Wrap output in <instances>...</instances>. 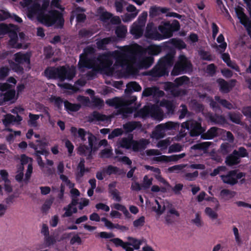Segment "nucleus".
Here are the masks:
<instances>
[{
	"instance_id": "obj_1",
	"label": "nucleus",
	"mask_w": 251,
	"mask_h": 251,
	"mask_svg": "<svg viewBox=\"0 0 251 251\" xmlns=\"http://www.w3.org/2000/svg\"><path fill=\"white\" fill-rule=\"evenodd\" d=\"M116 63L122 67H126L127 69L130 68L129 62L132 64L137 63L141 68L148 69L154 62L153 56L142 57L141 54L135 50H132L127 53L118 52L116 57Z\"/></svg>"
},
{
	"instance_id": "obj_2",
	"label": "nucleus",
	"mask_w": 251,
	"mask_h": 251,
	"mask_svg": "<svg viewBox=\"0 0 251 251\" xmlns=\"http://www.w3.org/2000/svg\"><path fill=\"white\" fill-rule=\"evenodd\" d=\"M176 51L171 50L165 55L160 58L157 64L149 71V75L153 77L168 75L169 69L174 64Z\"/></svg>"
},
{
	"instance_id": "obj_3",
	"label": "nucleus",
	"mask_w": 251,
	"mask_h": 251,
	"mask_svg": "<svg viewBox=\"0 0 251 251\" xmlns=\"http://www.w3.org/2000/svg\"><path fill=\"white\" fill-rule=\"evenodd\" d=\"M186 48V45L183 40L177 38H172L159 45L155 44L149 45L146 48V51L151 55L150 56H152L158 55L163 50L167 51V52H170L172 50L176 51V48L182 50Z\"/></svg>"
},
{
	"instance_id": "obj_4",
	"label": "nucleus",
	"mask_w": 251,
	"mask_h": 251,
	"mask_svg": "<svg viewBox=\"0 0 251 251\" xmlns=\"http://www.w3.org/2000/svg\"><path fill=\"white\" fill-rule=\"evenodd\" d=\"M136 100L137 97L135 96H131L127 99L114 97L107 100L105 103L109 106L114 107L117 109L119 114L125 115L132 112V109L129 106L134 103Z\"/></svg>"
},
{
	"instance_id": "obj_5",
	"label": "nucleus",
	"mask_w": 251,
	"mask_h": 251,
	"mask_svg": "<svg viewBox=\"0 0 251 251\" xmlns=\"http://www.w3.org/2000/svg\"><path fill=\"white\" fill-rule=\"evenodd\" d=\"M136 115L143 119L151 117L158 121H162L164 117L162 110L155 104L145 105L137 112Z\"/></svg>"
},
{
	"instance_id": "obj_6",
	"label": "nucleus",
	"mask_w": 251,
	"mask_h": 251,
	"mask_svg": "<svg viewBox=\"0 0 251 251\" xmlns=\"http://www.w3.org/2000/svg\"><path fill=\"white\" fill-rule=\"evenodd\" d=\"M193 71V65L191 61L184 54H180L175 64L171 74L177 76L184 74H190Z\"/></svg>"
},
{
	"instance_id": "obj_7",
	"label": "nucleus",
	"mask_w": 251,
	"mask_h": 251,
	"mask_svg": "<svg viewBox=\"0 0 251 251\" xmlns=\"http://www.w3.org/2000/svg\"><path fill=\"white\" fill-rule=\"evenodd\" d=\"M149 142L147 140H141L139 142L132 140V136H128L127 138H123L119 142V145L121 147L126 149L132 148L133 151H138L144 146L147 145Z\"/></svg>"
},
{
	"instance_id": "obj_8",
	"label": "nucleus",
	"mask_w": 251,
	"mask_h": 251,
	"mask_svg": "<svg viewBox=\"0 0 251 251\" xmlns=\"http://www.w3.org/2000/svg\"><path fill=\"white\" fill-rule=\"evenodd\" d=\"M157 27L152 22L149 23L146 26L145 36L148 39L155 41L161 40L162 36L158 31Z\"/></svg>"
},
{
	"instance_id": "obj_9",
	"label": "nucleus",
	"mask_w": 251,
	"mask_h": 251,
	"mask_svg": "<svg viewBox=\"0 0 251 251\" xmlns=\"http://www.w3.org/2000/svg\"><path fill=\"white\" fill-rule=\"evenodd\" d=\"M75 75L76 68L74 66H60V76L61 80L63 81L65 79L71 80L73 79Z\"/></svg>"
},
{
	"instance_id": "obj_10",
	"label": "nucleus",
	"mask_w": 251,
	"mask_h": 251,
	"mask_svg": "<svg viewBox=\"0 0 251 251\" xmlns=\"http://www.w3.org/2000/svg\"><path fill=\"white\" fill-rule=\"evenodd\" d=\"M219 87L220 91L223 94L228 93L236 85L237 80L235 79H230L228 82L223 78H219L216 80Z\"/></svg>"
},
{
	"instance_id": "obj_11",
	"label": "nucleus",
	"mask_w": 251,
	"mask_h": 251,
	"mask_svg": "<svg viewBox=\"0 0 251 251\" xmlns=\"http://www.w3.org/2000/svg\"><path fill=\"white\" fill-rule=\"evenodd\" d=\"M95 64V60L94 58H89L83 54L79 55V60L78 63V66L79 69L87 68L89 69L93 68Z\"/></svg>"
},
{
	"instance_id": "obj_12",
	"label": "nucleus",
	"mask_w": 251,
	"mask_h": 251,
	"mask_svg": "<svg viewBox=\"0 0 251 251\" xmlns=\"http://www.w3.org/2000/svg\"><path fill=\"white\" fill-rule=\"evenodd\" d=\"M171 27V24L168 22H162L158 26V29L161 32V35L162 36L161 40L173 36V30Z\"/></svg>"
},
{
	"instance_id": "obj_13",
	"label": "nucleus",
	"mask_w": 251,
	"mask_h": 251,
	"mask_svg": "<svg viewBox=\"0 0 251 251\" xmlns=\"http://www.w3.org/2000/svg\"><path fill=\"white\" fill-rule=\"evenodd\" d=\"M50 17L51 18V23L50 25L56 24L59 28H62L64 24V19L61 13L57 10L50 11Z\"/></svg>"
},
{
	"instance_id": "obj_14",
	"label": "nucleus",
	"mask_w": 251,
	"mask_h": 251,
	"mask_svg": "<svg viewBox=\"0 0 251 251\" xmlns=\"http://www.w3.org/2000/svg\"><path fill=\"white\" fill-rule=\"evenodd\" d=\"M32 158L27 157L25 155L23 154L21 156V164L20 165H23V166H24L25 164H28L27 169L25 173V180L26 182L28 181L32 172Z\"/></svg>"
},
{
	"instance_id": "obj_15",
	"label": "nucleus",
	"mask_w": 251,
	"mask_h": 251,
	"mask_svg": "<svg viewBox=\"0 0 251 251\" xmlns=\"http://www.w3.org/2000/svg\"><path fill=\"white\" fill-rule=\"evenodd\" d=\"M164 92L160 90L156 87H147L143 90L142 92V96L148 97L152 96L153 98H157L163 96Z\"/></svg>"
},
{
	"instance_id": "obj_16",
	"label": "nucleus",
	"mask_w": 251,
	"mask_h": 251,
	"mask_svg": "<svg viewBox=\"0 0 251 251\" xmlns=\"http://www.w3.org/2000/svg\"><path fill=\"white\" fill-rule=\"evenodd\" d=\"M127 241L125 242V250L126 251H133L134 250H138L142 244V241L137 239L128 237Z\"/></svg>"
},
{
	"instance_id": "obj_17",
	"label": "nucleus",
	"mask_w": 251,
	"mask_h": 251,
	"mask_svg": "<svg viewBox=\"0 0 251 251\" xmlns=\"http://www.w3.org/2000/svg\"><path fill=\"white\" fill-rule=\"evenodd\" d=\"M60 66L58 67H49L44 71V75L48 79H57L60 80Z\"/></svg>"
},
{
	"instance_id": "obj_18",
	"label": "nucleus",
	"mask_w": 251,
	"mask_h": 251,
	"mask_svg": "<svg viewBox=\"0 0 251 251\" xmlns=\"http://www.w3.org/2000/svg\"><path fill=\"white\" fill-rule=\"evenodd\" d=\"M30 57L31 53L28 52L24 53L22 51H20L14 54V60L18 64H23L25 63L28 65L30 64Z\"/></svg>"
},
{
	"instance_id": "obj_19",
	"label": "nucleus",
	"mask_w": 251,
	"mask_h": 251,
	"mask_svg": "<svg viewBox=\"0 0 251 251\" xmlns=\"http://www.w3.org/2000/svg\"><path fill=\"white\" fill-rule=\"evenodd\" d=\"M22 117L19 114L16 116L13 115L11 114H7L3 120V124L4 126H8L10 124H20V122L22 121Z\"/></svg>"
},
{
	"instance_id": "obj_20",
	"label": "nucleus",
	"mask_w": 251,
	"mask_h": 251,
	"mask_svg": "<svg viewBox=\"0 0 251 251\" xmlns=\"http://www.w3.org/2000/svg\"><path fill=\"white\" fill-rule=\"evenodd\" d=\"M221 58L226 63V65L234 70L237 72H240V68L235 62L231 60L230 56L228 53L223 52L221 53Z\"/></svg>"
},
{
	"instance_id": "obj_21",
	"label": "nucleus",
	"mask_w": 251,
	"mask_h": 251,
	"mask_svg": "<svg viewBox=\"0 0 251 251\" xmlns=\"http://www.w3.org/2000/svg\"><path fill=\"white\" fill-rule=\"evenodd\" d=\"M100 65L105 69H109L113 64L112 60L106 54L100 55L98 58Z\"/></svg>"
},
{
	"instance_id": "obj_22",
	"label": "nucleus",
	"mask_w": 251,
	"mask_h": 251,
	"mask_svg": "<svg viewBox=\"0 0 251 251\" xmlns=\"http://www.w3.org/2000/svg\"><path fill=\"white\" fill-rule=\"evenodd\" d=\"M77 203V200L76 199H73L71 203L67 207L64 208V210L65 211V212L63 216L70 217L73 213H76L77 209L75 206Z\"/></svg>"
},
{
	"instance_id": "obj_23",
	"label": "nucleus",
	"mask_w": 251,
	"mask_h": 251,
	"mask_svg": "<svg viewBox=\"0 0 251 251\" xmlns=\"http://www.w3.org/2000/svg\"><path fill=\"white\" fill-rule=\"evenodd\" d=\"M220 177L224 183L231 185L236 184L234 171H230L226 175H221Z\"/></svg>"
},
{
	"instance_id": "obj_24",
	"label": "nucleus",
	"mask_w": 251,
	"mask_h": 251,
	"mask_svg": "<svg viewBox=\"0 0 251 251\" xmlns=\"http://www.w3.org/2000/svg\"><path fill=\"white\" fill-rule=\"evenodd\" d=\"M160 106L166 108L168 114H173L174 113L176 106L173 101L167 100H163L160 102Z\"/></svg>"
},
{
	"instance_id": "obj_25",
	"label": "nucleus",
	"mask_w": 251,
	"mask_h": 251,
	"mask_svg": "<svg viewBox=\"0 0 251 251\" xmlns=\"http://www.w3.org/2000/svg\"><path fill=\"white\" fill-rule=\"evenodd\" d=\"M208 118L211 123L215 124L224 125L226 122V119L224 116L217 114L209 113Z\"/></svg>"
},
{
	"instance_id": "obj_26",
	"label": "nucleus",
	"mask_w": 251,
	"mask_h": 251,
	"mask_svg": "<svg viewBox=\"0 0 251 251\" xmlns=\"http://www.w3.org/2000/svg\"><path fill=\"white\" fill-rule=\"evenodd\" d=\"M15 96V91L14 90H8L5 93H1L0 95V105H3L6 102L13 100Z\"/></svg>"
},
{
	"instance_id": "obj_27",
	"label": "nucleus",
	"mask_w": 251,
	"mask_h": 251,
	"mask_svg": "<svg viewBox=\"0 0 251 251\" xmlns=\"http://www.w3.org/2000/svg\"><path fill=\"white\" fill-rule=\"evenodd\" d=\"M190 222L192 225L198 227H201L204 225L201 214L199 212L195 213L194 216L191 217Z\"/></svg>"
},
{
	"instance_id": "obj_28",
	"label": "nucleus",
	"mask_w": 251,
	"mask_h": 251,
	"mask_svg": "<svg viewBox=\"0 0 251 251\" xmlns=\"http://www.w3.org/2000/svg\"><path fill=\"white\" fill-rule=\"evenodd\" d=\"M185 156L184 153H181L179 155H172L167 156L165 155H161L156 157L157 161L170 162L177 161L178 159L183 157Z\"/></svg>"
},
{
	"instance_id": "obj_29",
	"label": "nucleus",
	"mask_w": 251,
	"mask_h": 251,
	"mask_svg": "<svg viewBox=\"0 0 251 251\" xmlns=\"http://www.w3.org/2000/svg\"><path fill=\"white\" fill-rule=\"evenodd\" d=\"M38 20L47 26H50L52 25H50L51 23V18L50 17V11L49 12V14L41 13L37 16Z\"/></svg>"
},
{
	"instance_id": "obj_30",
	"label": "nucleus",
	"mask_w": 251,
	"mask_h": 251,
	"mask_svg": "<svg viewBox=\"0 0 251 251\" xmlns=\"http://www.w3.org/2000/svg\"><path fill=\"white\" fill-rule=\"evenodd\" d=\"M173 126H170L173 127ZM170 126H157V128L151 134V138L158 139L164 136V132L167 129H170Z\"/></svg>"
},
{
	"instance_id": "obj_31",
	"label": "nucleus",
	"mask_w": 251,
	"mask_h": 251,
	"mask_svg": "<svg viewBox=\"0 0 251 251\" xmlns=\"http://www.w3.org/2000/svg\"><path fill=\"white\" fill-rule=\"evenodd\" d=\"M235 192L230 191L228 189H224L222 190L220 193V198L224 201H227L235 196Z\"/></svg>"
},
{
	"instance_id": "obj_32",
	"label": "nucleus",
	"mask_w": 251,
	"mask_h": 251,
	"mask_svg": "<svg viewBox=\"0 0 251 251\" xmlns=\"http://www.w3.org/2000/svg\"><path fill=\"white\" fill-rule=\"evenodd\" d=\"M65 110L69 113L70 112H77L81 108V105L79 103H72L67 100L64 101Z\"/></svg>"
},
{
	"instance_id": "obj_33",
	"label": "nucleus",
	"mask_w": 251,
	"mask_h": 251,
	"mask_svg": "<svg viewBox=\"0 0 251 251\" xmlns=\"http://www.w3.org/2000/svg\"><path fill=\"white\" fill-rule=\"evenodd\" d=\"M168 9L166 7H157L156 6H151L149 11L150 16L153 17L159 15L161 13L165 14L167 13Z\"/></svg>"
},
{
	"instance_id": "obj_34",
	"label": "nucleus",
	"mask_w": 251,
	"mask_h": 251,
	"mask_svg": "<svg viewBox=\"0 0 251 251\" xmlns=\"http://www.w3.org/2000/svg\"><path fill=\"white\" fill-rule=\"evenodd\" d=\"M142 88L141 86L135 81L130 82L126 85V88L125 90L126 94L131 93L132 92H139L141 90Z\"/></svg>"
},
{
	"instance_id": "obj_35",
	"label": "nucleus",
	"mask_w": 251,
	"mask_h": 251,
	"mask_svg": "<svg viewBox=\"0 0 251 251\" xmlns=\"http://www.w3.org/2000/svg\"><path fill=\"white\" fill-rule=\"evenodd\" d=\"M84 160L81 159L78 165L77 168V173L76 174V178L77 180L80 179L84 175V173L88 172V169H85L84 167Z\"/></svg>"
},
{
	"instance_id": "obj_36",
	"label": "nucleus",
	"mask_w": 251,
	"mask_h": 251,
	"mask_svg": "<svg viewBox=\"0 0 251 251\" xmlns=\"http://www.w3.org/2000/svg\"><path fill=\"white\" fill-rule=\"evenodd\" d=\"M243 9L241 8L237 12L238 18L240 20L241 23L245 26L251 25V21L250 20L248 17L244 13L243 11Z\"/></svg>"
},
{
	"instance_id": "obj_37",
	"label": "nucleus",
	"mask_w": 251,
	"mask_h": 251,
	"mask_svg": "<svg viewBox=\"0 0 251 251\" xmlns=\"http://www.w3.org/2000/svg\"><path fill=\"white\" fill-rule=\"evenodd\" d=\"M113 41V39L112 37L104 38L96 42L97 47L98 49L103 50L105 49L107 45L111 43Z\"/></svg>"
},
{
	"instance_id": "obj_38",
	"label": "nucleus",
	"mask_w": 251,
	"mask_h": 251,
	"mask_svg": "<svg viewBox=\"0 0 251 251\" xmlns=\"http://www.w3.org/2000/svg\"><path fill=\"white\" fill-rule=\"evenodd\" d=\"M237 154L238 151H234L232 154H231L226 158V163L229 166H231L239 163V157L237 156Z\"/></svg>"
},
{
	"instance_id": "obj_39",
	"label": "nucleus",
	"mask_w": 251,
	"mask_h": 251,
	"mask_svg": "<svg viewBox=\"0 0 251 251\" xmlns=\"http://www.w3.org/2000/svg\"><path fill=\"white\" fill-rule=\"evenodd\" d=\"M71 132L75 138H80L82 140H84V136L86 134V132L83 129L77 128L75 126H72Z\"/></svg>"
},
{
	"instance_id": "obj_40",
	"label": "nucleus",
	"mask_w": 251,
	"mask_h": 251,
	"mask_svg": "<svg viewBox=\"0 0 251 251\" xmlns=\"http://www.w3.org/2000/svg\"><path fill=\"white\" fill-rule=\"evenodd\" d=\"M143 26L134 23L130 30L131 33L137 37H140L143 34Z\"/></svg>"
},
{
	"instance_id": "obj_41",
	"label": "nucleus",
	"mask_w": 251,
	"mask_h": 251,
	"mask_svg": "<svg viewBox=\"0 0 251 251\" xmlns=\"http://www.w3.org/2000/svg\"><path fill=\"white\" fill-rule=\"evenodd\" d=\"M126 10L128 12L132 13L126 15V21H129L135 18L138 13L136 7L132 4H129L126 7Z\"/></svg>"
},
{
	"instance_id": "obj_42",
	"label": "nucleus",
	"mask_w": 251,
	"mask_h": 251,
	"mask_svg": "<svg viewBox=\"0 0 251 251\" xmlns=\"http://www.w3.org/2000/svg\"><path fill=\"white\" fill-rule=\"evenodd\" d=\"M179 214L175 208H171L167 213L166 220L168 223H171L175 220L176 217H178Z\"/></svg>"
},
{
	"instance_id": "obj_43",
	"label": "nucleus",
	"mask_w": 251,
	"mask_h": 251,
	"mask_svg": "<svg viewBox=\"0 0 251 251\" xmlns=\"http://www.w3.org/2000/svg\"><path fill=\"white\" fill-rule=\"evenodd\" d=\"M228 117L230 120L233 123L238 125L241 124L242 115L239 112H234L229 113Z\"/></svg>"
},
{
	"instance_id": "obj_44",
	"label": "nucleus",
	"mask_w": 251,
	"mask_h": 251,
	"mask_svg": "<svg viewBox=\"0 0 251 251\" xmlns=\"http://www.w3.org/2000/svg\"><path fill=\"white\" fill-rule=\"evenodd\" d=\"M90 118L92 121H105L107 120V117L105 115L102 114L96 111L91 114Z\"/></svg>"
},
{
	"instance_id": "obj_45",
	"label": "nucleus",
	"mask_w": 251,
	"mask_h": 251,
	"mask_svg": "<svg viewBox=\"0 0 251 251\" xmlns=\"http://www.w3.org/2000/svg\"><path fill=\"white\" fill-rule=\"evenodd\" d=\"M184 127H186V128L188 130H190V135L191 136L199 135L204 131V129L202 126H190L191 127H193L190 128H189V126Z\"/></svg>"
},
{
	"instance_id": "obj_46",
	"label": "nucleus",
	"mask_w": 251,
	"mask_h": 251,
	"mask_svg": "<svg viewBox=\"0 0 251 251\" xmlns=\"http://www.w3.org/2000/svg\"><path fill=\"white\" fill-rule=\"evenodd\" d=\"M217 41L218 43L220 44L219 45L217 46V47L220 48V52H224L227 47V44L225 41V37L222 34H220L218 36L217 38Z\"/></svg>"
},
{
	"instance_id": "obj_47",
	"label": "nucleus",
	"mask_w": 251,
	"mask_h": 251,
	"mask_svg": "<svg viewBox=\"0 0 251 251\" xmlns=\"http://www.w3.org/2000/svg\"><path fill=\"white\" fill-rule=\"evenodd\" d=\"M60 177L63 182V184H62L61 185V191L62 193H63V192L64 191V185H66L69 188L74 187V184L72 183L71 181L69 179H68V177L66 176L61 174L60 175Z\"/></svg>"
},
{
	"instance_id": "obj_48",
	"label": "nucleus",
	"mask_w": 251,
	"mask_h": 251,
	"mask_svg": "<svg viewBox=\"0 0 251 251\" xmlns=\"http://www.w3.org/2000/svg\"><path fill=\"white\" fill-rule=\"evenodd\" d=\"M204 213L212 220H216L218 217L217 211L209 207H206L205 208Z\"/></svg>"
},
{
	"instance_id": "obj_49",
	"label": "nucleus",
	"mask_w": 251,
	"mask_h": 251,
	"mask_svg": "<svg viewBox=\"0 0 251 251\" xmlns=\"http://www.w3.org/2000/svg\"><path fill=\"white\" fill-rule=\"evenodd\" d=\"M214 99L223 107L228 109H231L233 107L232 104L230 102L225 99H221L220 97L219 96H215Z\"/></svg>"
},
{
	"instance_id": "obj_50",
	"label": "nucleus",
	"mask_w": 251,
	"mask_h": 251,
	"mask_svg": "<svg viewBox=\"0 0 251 251\" xmlns=\"http://www.w3.org/2000/svg\"><path fill=\"white\" fill-rule=\"evenodd\" d=\"M36 154L38 155V157L37 158V162L39 166L43 168L45 166V164L42 160L41 157L39 155V154H42V155H47L48 154V151L45 150V149H41V150H37V148L35 149Z\"/></svg>"
},
{
	"instance_id": "obj_51",
	"label": "nucleus",
	"mask_w": 251,
	"mask_h": 251,
	"mask_svg": "<svg viewBox=\"0 0 251 251\" xmlns=\"http://www.w3.org/2000/svg\"><path fill=\"white\" fill-rule=\"evenodd\" d=\"M174 82L177 86H182L183 84H188L190 82V78L186 75H183L176 78Z\"/></svg>"
},
{
	"instance_id": "obj_52",
	"label": "nucleus",
	"mask_w": 251,
	"mask_h": 251,
	"mask_svg": "<svg viewBox=\"0 0 251 251\" xmlns=\"http://www.w3.org/2000/svg\"><path fill=\"white\" fill-rule=\"evenodd\" d=\"M199 54L202 60L212 61L214 60L212 55L207 51L204 50H200Z\"/></svg>"
},
{
	"instance_id": "obj_53",
	"label": "nucleus",
	"mask_w": 251,
	"mask_h": 251,
	"mask_svg": "<svg viewBox=\"0 0 251 251\" xmlns=\"http://www.w3.org/2000/svg\"><path fill=\"white\" fill-rule=\"evenodd\" d=\"M12 31H14V30H13L7 24H0V34L5 35L7 33H9V34H10Z\"/></svg>"
},
{
	"instance_id": "obj_54",
	"label": "nucleus",
	"mask_w": 251,
	"mask_h": 251,
	"mask_svg": "<svg viewBox=\"0 0 251 251\" xmlns=\"http://www.w3.org/2000/svg\"><path fill=\"white\" fill-rule=\"evenodd\" d=\"M182 108L178 112H180L179 119H183L186 116H190V113L188 111L187 107L185 104H182L180 106Z\"/></svg>"
},
{
	"instance_id": "obj_55",
	"label": "nucleus",
	"mask_w": 251,
	"mask_h": 251,
	"mask_svg": "<svg viewBox=\"0 0 251 251\" xmlns=\"http://www.w3.org/2000/svg\"><path fill=\"white\" fill-rule=\"evenodd\" d=\"M148 13L146 11L143 12L138 17L137 19V24L140 25L144 27L145 25Z\"/></svg>"
},
{
	"instance_id": "obj_56",
	"label": "nucleus",
	"mask_w": 251,
	"mask_h": 251,
	"mask_svg": "<svg viewBox=\"0 0 251 251\" xmlns=\"http://www.w3.org/2000/svg\"><path fill=\"white\" fill-rule=\"evenodd\" d=\"M153 173L154 176L159 181L162 183L163 184L165 185L166 187H169V184L161 176L160 171L158 168H156V169L154 171Z\"/></svg>"
},
{
	"instance_id": "obj_57",
	"label": "nucleus",
	"mask_w": 251,
	"mask_h": 251,
	"mask_svg": "<svg viewBox=\"0 0 251 251\" xmlns=\"http://www.w3.org/2000/svg\"><path fill=\"white\" fill-rule=\"evenodd\" d=\"M44 54L45 58L47 59L51 58L54 54V51L52 47L50 46L45 47L44 49Z\"/></svg>"
},
{
	"instance_id": "obj_58",
	"label": "nucleus",
	"mask_w": 251,
	"mask_h": 251,
	"mask_svg": "<svg viewBox=\"0 0 251 251\" xmlns=\"http://www.w3.org/2000/svg\"><path fill=\"white\" fill-rule=\"evenodd\" d=\"M5 132H9L8 134H7L6 139L9 142H11L14 140V137L17 135H20L21 132L18 131H13L9 130V129H5Z\"/></svg>"
},
{
	"instance_id": "obj_59",
	"label": "nucleus",
	"mask_w": 251,
	"mask_h": 251,
	"mask_svg": "<svg viewBox=\"0 0 251 251\" xmlns=\"http://www.w3.org/2000/svg\"><path fill=\"white\" fill-rule=\"evenodd\" d=\"M9 37L10 38L9 40V44L12 48H14L16 44H17L18 40L17 34L16 31H12V32L9 34Z\"/></svg>"
},
{
	"instance_id": "obj_60",
	"label": "nucleus",
	"mask_w": 251,
	"mask_h": 251,
	"mask_svg": "<svg viewBox=\"0 0 251 251\" xmlns=\"http://www.w3.org/2000/svg\"><path fill=\"white\" fill-rule=\"evenodd\" d=\"M126 32V29L124 26H118L115 30V33L119 38L125 37Z\"/></svg>"
},
{
	"instance_id": "obj_61",
	"label": "nucleus",
	"mask_w": 251,
	"mask_h": 251,
	"mask_svg": "<svg viewBox=\"0 0 251 251\" xmlns=\"http://www.w3.org/2000/svg\"><path fill=\"white\" fill-rule=\"evenodd\" d=\"M24 167L23 165H18L17 166V175H16V179L18 181H21L23 178V171Z\"/></svg>"
},
{
	"instance_id": "obj_62",
	"label": "nucleus",
	"mask_w": 251,
	"mask_h": 251,
	"mask_svg": "<svg viewBox=\"0 0 251 251\" xmlns=\"http://www.w3.org/2000/svg\"><path fill=\"white\" fill-rule=\"evenodd\" d=\"M216 71H217V67L213 63L209 64L206 67V72L210 76H214L216 73Z\"/></svg>"
},
{
	"instance_id": "obj_63",
	"label": "nucleus",
	"mask_w": 251,
	"mask_h": 251,
	"mask_svg": "<svg viewBox=\"0 0 251 251\" xmlns=\"http://www.w3.org/2000/svg\"><path fill=\"white\" fill-rule=\"evenodd\" d=\"M242 112L251 123V106H247L243 108Z\"/></svg>"
},
{
	"instance_id": "obj_64",
	"label": "nucleus",
	"mask_w": 251,
	"mask_h": 251,
	"mask_svg": "<svg viewBox=\"0 0 251 251\" xmlns=\"http://www.w3.org/2000/svg\"><path fill=\"white\" fill-rule=\"evenodd\" d=\"M93 33L91 30L82 28L79 31V35L82 37L89 38L91 37Z\"/></svg>"
}]
</instances>
